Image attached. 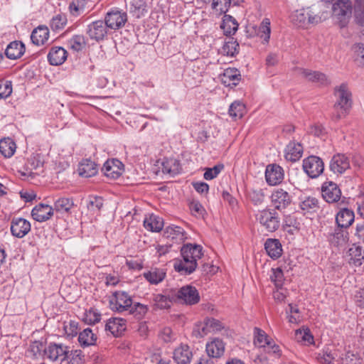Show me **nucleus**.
Segmentation results:
<instances>
[{
  "label": "nucleus",
  "instance_id": "nucleus-1",
  "mask_svg": "<svg viewBox=\"0 0 364 364\" xmlns=\"http://www.w3.org/2000/svg\"><path fill=\"white\" fill-rule=\"evenodd\" d=\"M203 247L199 245L186 244L181 250L182 259L174 263L176 272L183 275L193 273L197 267V261L203 255Z\"/></svg>",
  "mask_w": 364,
  "mask_h": 364
},
{
  "label": "nucleus",
  "instance_id": "nucleus-2",
  "mask_svg": "<svg viewBox=\"0 0 364 364\" xmlns=\"http://www.w3.org/2000/svg\"><path fill=\"white\" fill-rule=\"evenodd\" d=\"M334 95L336 102L333 106L334 112L332 119L335 121H338L348 114L352 107V93L348 85L342 83L335 87Z\"/></svg>",
  "mask_w": 364,
  "mask_h": 364
},
{
  "label": "nucleus",
  "instance_id": "nucleus-3",
  "mask_svg": "<svg viewBox=\"0 0 364 364\" xmlns=\"http://www.w3.org/2000/svg\"><path fill=\"white\" fill-rule=\"evenodd\" d=\"M73 351L70 350V347L57 343H50L43 350V358L52 362L63 363L68 362L70 357H73Z\"/></svg>",
  "mask_w": 364,
  "mask_h": 364
},
{
  "label": "nucleus",
  "instance_id": "nucleus-4",
  "mask_svg": "<svg viewBox=\"0 0 364 364\" xmlns=\"http://www.w3.org/2000/svg\"><path fill=\"white\" fill-rule=\"evenodd\" d=\"M254 344L259 348H264V350L269 353L279 355L280 348L273 339L270 338L264 331L255 327L253 330Z\"/></svg>",
  "mask_w": 364,
  "mask_h": 364
},
{
  "label": "nucleus",
  "instance_id": "nucleus-5",
  "mask_svg": "<svg viewBox=\"0 0 364 364\" xmlns=\"http://www.w3.org/2000/svg\"><path fill=\"white\" fill-rule=\"evenodd\" d=\"M291 21L299 27H307L310 24H317L321 18L310 7L295 11L291 16Z\"/></svg>",
  "mask_w": 364,
  "mask_h": 364
},
{
  "label": "nucleus",
  "instance_id": "nucleus-6",
  "mask_svg": "<svg viewBox=\"0 0 364 364\" xmlns=\"http://www.w3.org/2000/svg\"><path fill=\"white\" fill-rule=\"evenodd\" d=\"M257 219L260 225L269 232H275L280 226L279 218L274 210L265 209L260 211Z\"/></svg>",
  "mask_w": 364,
  "mask_h": 364
},
{
  "label": "nucleus",
  "instance_id": "nucleus-7",
  "mask_svg": "<svg viewBox=\"0 0 364 364\" xmlns=\"http://www.w3.org/2000/svg\"><path fill=\"white\" fill-rule=\"evenodd\" d=\"M352 9L353 4L350 0H336L332 5L333 14L341 26H344L350 18Z\"/></svg>",
  "mask_w": 364,
  "mask_h": 364
},
{
  "label": "nucleus",
  "instance_id": "nucleus-8",
  "mask_svg": "<svg viewBox=\"0 0 364 364\" xmlns=\"http://www.w3.org/2000/svg\"><path fill=\"white\" fill-rule=\"evenodd\" d=\"M132 304L131 296L124 291L114 292L109 299L110 309L119 313L127 311Z\"/></svg>",
  "mask_w": 364,
  "mask_h": 364
},
{
  "label": "nucleus",
  "instance_id": "nucleus-9",
  "mask_svg": "<svg viewBox=\"0 0 364 364\" xmlns=\"http://www.w3.org/2000/svg\"><path fill=\"white\" fill-rule=\"evenodd\" d=\"M304 171L311 178L318 177L324 170L323 160L316 156H310L303 160Z\"/></svg>",
  "mask_w": 364,
  "mask_h": 364
},
{
  "label": "nucleus",
  "instance_id": "nucleus-10",
  "mask_svg": "<svg viewBox=\"0 0 364 364\" xmlns=\"http://www.w3.org/2000/svg\"><path fill=\"white\" fill-rule=\"evenodd\" d=\"M350 168V157L343 153L334 154L329 162V169L336 176L343 174L346 171Z\"/></svg>",
  "mask_w": 364,
  "mask_h": 364
},
{
  "label": "nucleus",
  "instance_id": "nucleus-11",
  "mask_svg": "<svg viewBox=\"0 0 364 364\" xmlns=\"http://www.w3.org/2000/svg\"><path fill=\"white\" fill-rule=\"evenodd\" d=\"M272 206L279 210H285L291 203V196L285 190L282 188L274 189L270 196Z\"/></svg>",
  "mask_w": 364,
  "mask_h": 364
},
{
  "label": "nucleus",
  "instance_id": "nucleus-12",
  "mask_svg": "<svg viewBox=\"0 0 364 364\" xmlns=\"http://www.w3.org/2000/svg\"><path fill=\"white\" fill-rule=\"evenodd\" d=\"M127 21V13L117 9H112L107 12L105 18V22L107 28L114 30L123 27Z\"/></svg>",
  "mask_w": 364,
  "mask_h": 364
},
{
  "label": "nucleus",
  "instance_id": "nucleus-13",
  "mask_svg": "<svg viewBox=\"0 0 364 364\" xmlns=\"http://www.w3.org/2000/svg\"><path fill=\"white\" fill-rule=\"evenodd\" d=\"M225 347L226 343L223 339L218 337L210 338L205 343V353L213 359H219L224 355Z\"/></svg>",
  "mask_w": 364,
  "mask_h": 364
},
{
  "label": "nucleus",
  "instance_id": "nucleus-14",
  "mask_svg": "<svg viewBox=\"0 0 364 364\" xmlns=\"http://www.w3.org/2000/svg\"><path fill=\"white\" fill-rule=\"evenodd\" d=\"M177 299L181 303L193 305L199 302L200 296L195 287L186 285L182 287L176 294Z\"/></svg>",
  "mask_w": 364,
  "mask_h": 364
},
{
  "label": "nucleus",
  "instance_id": "nucleus-15",
  "mask_svg": "<svg viewBox=\"0 0 364 364\" xmlns=\"http://www.w3.org/2000/svg\"><path fill=\"white\" fill-rule=\"evenodd\" d=\"M323 198L329 203L338 201L341 196V191L338 186L333 181H326L321 186Z\"/></svg>",
  "mask_w": 364,
  "mask_h": 364
},
{
  "label": "nucleus",
  "instance_id": "nucleus-16",
  "mask_svg": "<svg viewBox=\"0 0 364 364\" xmlns=\"http://www.w3.org/2000/svg\"><path fill=\"white\" fill-rule=\"evenodd\" d=\"M86 33L91 39L100 41L106 36L107 26L102 20L95 21L87 25Z\"/></svg>",
  "mask_w": 364,
  "mask_h": 364
},
{
  "label": "nucleus",
  "instance_id": "nucleus-17",
  "mask_svg": "<svg viewBox=\"0 0 364 364\" xmlns=\"http://www.w3.org/2000/svg\"><path fill=\"white\" fill-rule=\"evenodd\" d=\"M124 165L116 159H108L103 165L102 171L111 179L118 178L123 172Z\"/></svg>",
  "mask_w": 364,
  "mask_h": 364
},
{
  "label": "nucleus",
  "instance_id": "nucleus-18",
  "mask_svg": "<svg viewBox=\"0 0 364 364\" xmlns=\"http://www.w3.org/2000/svg\"><path fill=\"white\" fill-rule=\"evenodd\" d=\"M284 177V169L277 164H269L265 171V179L270 186H276L281 183Z\"/></svg>",
  "mask_w": 364,
  "mask_h": 364
},
{
  "label": "nucleus",
  "instance_id": "nucleus-19",
  "mask_svg": "<svg viewBox=\"0 0 364 364\" xmlns=\"http://www.w3.org/2000/svg\"><path fill=\"white\" fill-rule=\"evenodd\" d=\"M331 245L336 247H342L348 241V232L340 226L336 227L327 236Z\"/></svg>",
  "mask_w": 364,
  "mask_h": 364
},
{
  "label": "nucleus",
  "instance_id": "nucleus-20",
  "mask_svg": "<svg viewBox=\"0 0 364 364\" xmlns=\"http://www.w3.org/2000/svg\"><path fill=\"white\" fill-rule=\"evenodd\" d=\"M31 223L23 218H14L11 222V232L12 235L22 238L31 230Z\"/></svg>",
  "mask_w": 364,
  "mask_h": 364
},
{
  "label": "nucleus",
  "instance_id": "nucleus-21",
  "mask_svg": "<svg viewBox=\"0 0 364 364\" xmlns=\"http://www.w3.org/2000/svg\"><path fill=\"white\" fill-rule=\"evenodd\" d=\"M193 353L187 344H181L173 352V359L177 364H189Z\"/></svg>",
  "mask_w": 364,
  "mask_h": 364
},
{
  "label": "nucleus",
  "instance_id": "nucleus-22",
  "mask_svg": "<svg viewBox=\"0 0 364 364\" xmlns=\"http://www.w3.org/2000/svg\"><path fill=\"white\" fill-rule=\"evenodd\" d=\"M53 215V206L40 203L36 205L31 210V216L33 220L42 223L49 220Z\"/></svg>",
  "mask_w": 364,
  "mask_h": 364
},
{
  "label": "nucleus",
  "instance_id": "nucleus-23",
  "mask_svg": "<svg viewBox=\"0 0 364 364\" xmlns=\"http://www.w3.org/2000/svg\"><path fill=\"white\" fill-rule=\"evenodd\" d=\"M127 328V321L122 318H110L106 325V331H109L114 336H120Z\"/></svg>",
  "mask_w": 364,
  "mask_h": 364
},
{
  "label": "nucleus",
  "instance_id": "nucleus-24",
  "mask_svg": "<svg viewBox=\"0 0 364 364\" xmlns=\"http://www.w3.org/2000/svg\"><path fill=\"white\" fill-rule=\"evenodd\" d=\"M241 80L240 72L235 68H226L220 75L222 83L227 86H236Z\"/></svg>",
  "mask_w": 364,
  "mask_h": 364
},
{
  "label": "nucleus",
  "instance_id": "nucleus-25",
  "mask_svg": "<svg viewBox=\"0 0 364 364\" xmlns=\"http://www.w3.org/2000/svg\"><path fill=\"white\" fill-rule=\"evenodd\" d=\"M346 257L350 265L359 267L364 259V249L360 246L353 245L348 249Z\"/></svg>",
  "mask_w": 364,
  "mask_h": 364
},
{
  "label": "nucleus",
  "instance_id": "nucleus-26",
  "mask_svg": "<svg viewBox=\"0 0 364 364\" xmlns=\"http://www.w3.org/2000/svg\"><path fill=\"white\" fill-rule=\"evenodd\" d=\"M74 206L75 204L73 198L60 197L55 200L53 209V212L55 211L62 215H70Z\"/></svg>",
  "mask_w": 364,
  "mask_h": 364
},
{
  "label": "nucleus",
  "instance_id": "nucleus-27",
  "mask_svg": "<svg viewBox=\"0 0 364 364\" xmlns=\"http://www.w3.org/2000/svg\"><path fill=\"white\" fill-rule=\"evenodd\" d=\"M303 154V147L301 144L290 141L285 149V159L287 161L295 162L301 159Z\"/></svg>",
  "mask_w": 364,
  "mask_h": 364
},
{
  "label": "nucleus",
  "instance_id": "nucleus-28",
  "mask_svg": "<svg viewBox=\"0 0 364 364\" xmlns=\"http://www.w3.org/2000/svg\"><path fill=\"white\" fill-rule=\"evenodd\" d=\"M26 48L21 41H14L11 42L5 50L6 56L11 60L21 58L25 53Z\"/></svg>",
  "mask_w": 364,
  "mask_h": 364
},
{
  "label": "nucleus",
  "instance_id": "nucleus-29",
  "mask_svg": "<svg viewBox=\"0 0 364 364\" xmlns=\"http://www.w3.org/2000/svg\"><path fill=\"white\" fill-rule=\"evenodd\" d=\"M67 59V51L63 47H53L48 54V60L52 65H60Z\"/></svg>",
  "mask_w": 364,
  "mask_h": 364
},
{
  "label": "nucleus",
  "instance_id": "nucleus-30",
  "mask_svg": "<svg viewBox=\"0 0 364 364\" xmlns=\"http://www.w3.org/2000/svg\"><path fill=\"white\" fill-rule=\"evenodd\" d=\"M164 236L176 242H182L186 239L185 230L179 226L171 225L164 230Z\"/></svg>",
  "mask_w": 364,
  "mask_h": 364
},
{
  "label": "nucleus",
  "instance_id": "nucleus-31",
  "mask_svg": "<svg viewBox=\"0 0 364 364\" xmlns=\"http://www.w3.org/2000/svg\"><path fill=\"white\" fill-rule=\"evenodd\" d=\"M144 227L149 231L158 232L163 229V219L154 214H150L145 217L144 220Z\"/></svg>",
  "mask_w": 364,
  "mask_h": 364
},
{
  "label": "nucleus",
  "instance_id": "nucleus-32",
  "mask_svg": "<svg viewBox=\"0 0 364 364\" xmlns=\"http://www.w3.org/2000/svg\"><path fill=\"white\" fill-rule=\"evenodd\" d=\"M49 38V30L46 26H39L35 28L31 35L33 43L40 46L43 45Z\"/></svg>",
  "mask_w": 364,
  "mask_h": 364
},
{
  "label": "nucleus",
  "instance_id": "nucleus-33",
  "mask_svg": "<svg viewBox=\"0 0 364 364\" xmlns=\"http://www.w3.org/2000/svg\"><path fill=\"white\" fill-rule=\"evenodd\" d=\"M264 249L273 259H277L282 255V245L277 239H267L264 243Z\"/></svg>",
  "mask_w": 364,
  "mask_h": 364
},
{
  "label": "nucleus",
  "instance_id": "nucleus-34",
  "mask_svg": "<svg viewBox=\"0 0 364 364\" xmlns=\"http://www.w3.org/2000/svg\"><path fill=\"white\" fill-rule=\"evenodd\" d=\"M354 221V213L348 209H341L336 215V222L341 228L349 227Z\"/></svg>",
  "mask_w": 364,
  "mask_h": 364
},
{
  "label": "nucleus",
  "instance_id": "nucleus-35",
  "mask_svg": "<svg viewBox=\"0 0 364 364\" xmlns=\"http://www.w3.org/2000/svg\"><path fill=\"white\" fill-rule=\"evenodd\" d=\"M299 71V74L309 81L318 82L321 85L328 83L326 75L321 72L303 68H300Z\"/></svg>",
  "mask_w": 364,
  "mask_h": 364
},
{
  "label": "nucleus",
  "instance_id": "nucleus-36",
  "mask_svg": "<svg viewBox=\"0 0 364 364\" xmlns=\"http://www.w3.org/2000/svg\"><path fill=\"white\" fill-rule=\"evenodd\" d=\"M78 173L85 178L94 176L97 173V165L90 159H84L79 164Z\"/></svg>",
  "mask_w": 364,
  "mask_h": 364
},
{
  "label": "nucleus",
  "instance_id": "nucleus-37",
  "mask_svg": "<svg viewBox=\"0 0 364 364\" xmlns=\"http://www.w3.org/2000/svg\"><path fill=\"white\" fill-rule=\"evenodd\" d=\"M161 166L162 172L172 176L179 173L181 169L179 161L174 158L164 159Z\"/></svg>",
  "mask_w": 364,
  "mask_h": 364
},
{
  "label": "nucleus",
  "instance_id": "nucleus-38",
  "mask_svg": "<svg viewBox=\"0 0 364 364\" xmlns=\"http://www.w3.org/2000/svg\"><path fill=\"white\" fill-rule=\"evenodd\" d=\"M295 340L304 346H309L314 343V338L309 328L304 327L295 331Z\"/></svg>",
  "mask_w": 364,
  "mask_h": 364
},
{
  "label": "nucleus",
  "instance_id": "nucleus-39",
  "mask_svg": "<svg viewBox=\"0 0 364 364\" xmlns=\"http://www.w3.org/2000/svg\"><path fill=\"white\" fill-rule=\"evenodd\" d=\"M224 33L227 36L235 34L238 28V23L236 20L230 15H224L220 25Z\"/></svg>",
  "mask_w": 364,
  "mask_h": 364
},
{
  "label": "nucleus",
  "instance_id": "nucleus-40",
  "mask_svg": "<svg viewBox=\"0 0 364 364\" xmlns=\"http://www.w3.org/2000/svg\"><path fill=\"white\" fill-rule=\"evenodd\" d=\"M16 149V143L11 138L0 140V153L6 158L11 157Z\"/></svg>",
  "mask_w": 364,
  "mask_h": 364
},
{
  "label": "nucleus",
  "instance_id": "nucleus-41",
  "mask_svg": "<svg viewBox=\"0 0 364 364\" xmlns=\"http://www.w3.org/2000/svg\"><path fill=\"white\" fill-rule=\"evenodd\" d=\"M165 276L166 273L163 269L156 268L144 273V277L151 284H158L161 282Z\"/></svg>",
  "mask_w": 364,
  "mask_h": 364
},
{
  "label": "nucleus",
  "instance_id": "nucleus-42",
  "mask_svg": "<svg viewBox=\"0 0 364 364\" xmlns=\"http://www.w3.org/2000/svg\"><path fill=\"white\" fill-rule=\"evenodd\" d=\"M97 340V337L90 328L84 329L79 333L78 341L81 346H89L93 345Z\"/></svg>",
  "mask_w": 364,
  "mask_h": 364
},
{
  "label": "nucleus",
  "instance_id": "nucleus-43",
  "mask_svg": "<svg viewBox=\"0 0 364 364\" xmlns=\"http://www.w3.org/2000/svg\"><path fill=\"white\" fill-rule=\"evenodd\" d=\"M355 21L364 26V0H354L353 5Z\"/></svg>",
  "mask_w": 364,
  "mask_h": 364
},
{
  "label": "nucleus",
  "instance_id": "nucleus-44",
  "mask_svg": "<svg viewBox=\"0 0 364 364\" xmlns=\"http://www.w3.org/2000/svg\"><path fill=\"white\" fill-rule=\"evenodd\" d=\"M270 20L267 18H264L261 22L259 29L258 36L263 39L264 43H267L270 38L271 27Z\"/></svg>",
  "mask_w": 364,
  "mask_h": 364
},
{
  "label": "nucleus",
  "instance_id": "nucleus-45",
  "mask_svg": "<svg viewBox=\"0 0 364 364\" xmlns=\"http://www.w3.org/2000/svg\"><path fill=\"white\" fill-rule=\"evenodd\" d=\"M152 301L155 309H168L171 304L169 296L161 294L154 295Z\"/></svg>",
  "mask_w": 364,
  "mask_h": 364
},
{
  "label": "nucleus",
  "instance_id": "nucleus-46",
  "mask_svg": "<svg viewBox=\"0 0 364 364\" xmlns=\"http://www.w3.org/2000/svg\"><path fill=\"white\" fill-rule=\"evenodd\" d=\"M353 52V58L356 64L362 68H364V44L356 43L352 47Z\"/></svg>",
  "mask_w": 364,
  "mask_h": 364
},
{
  "label": "nucleus",
  "instance_id": "nucleus-47",
  "mask_svg": "<svg viewBox=\"0 0 364 364\" xmlns=\"http://www.w3.org/2000/svg\"><path fill=\"white\" fill-rule=\"evenodd\" d=\"M245 112V106L240 101L233 102L229 108V114L232 118H241Z\"/></svg>",
  "mask_w": 364,
  "mask_h": 364
},
{
  "label": "nucleus",
  "instance_id": "nucleus-48",
  "mask_svg": "<svg viewBox=\"0 0 364 364\" xmlns=\"http://www.w3.org/2000/svg\"><path fill=\"white\" fill-rule=\"evenodd\" d=\"M67 17L65 14H59L54 16L50 20V26L53 31L62 30L67 23Z\"/></svg>",
  "mask_w": 364,
  "mask_h": 364
},
{
  "label": "nucleus",
  "instance_id": "nucleus-49",
  "mask_svg": "<svg viewBox=\"0 0 364 364\" xmlns=\"http://www.w3.org/2000/svg\"><path fill=\"white\" fill-rule=\"evenodd\" d=\"M101 319L100 313L95 309L90 308L84 314L83 321L90 325L98 323Z\"/></svg>",
  "mask_w": 364,
  "mask_h": 364
},
{
  "label": "nucleus",
  "instance_id": "nucleus-50",
  "mask_svg": "<svg viewBox=\"0 0 364 364\" xmlns=\"http://www.w3.org/2000/svg\"><path fill=\"white\" fill-rule=\"evenodd\" d=\"M128 310H129V313L131 314H133L136 318L141 319L146 315L149 308L146 305L137 302L134 303L133 305L132 304L131 307L129 308Z\"/></svg>",
  "mask_w": 364,
  "mask_h": 364
},
{
  "label": "nucleus",
  "instance_id": "nucleus-51",
  "mask_svg": "<svg viewBox=\"0 0 364 364\" xmlns=\"http://www.w3.org/2000/svg\"><path fill=\"white\" fill-rule=\"evenodd\" d=\"M193 333L197 338H203L210 333L206 318H204L203 321L196 323Z\"/></svg>",
  "mask_w": 364,
  "mask_h": 364
},
{
  "label": "nucleus",
  "instance_id": "nucleus-52",
  "mask_svg": "<svg viewBox=\"0 0 364 364\" xmlns=\"http://www.w3.org/2000/svg\"><path fill=\"white\" fill-rule=\"evenodd\" d=\"M300 208L306 212H315L318 208V201L314 197H308L301 202Z\"/></svg>",
  "mask_w": 364,
  "mask_h": 364
},
{
  "label": "nucleus",
  "instance_id": "nucleus-53",
  "mask_svg": "<svg viewBox=\"0 0 364 364\" xmlns=\"http://www.w3.org/2000/svg\"><path fill=\"white\" fill-rule=\"evenodd\" d=\"M85 0H73L69 5V11L73 16H80L85 10Z\"/></svg>",
  "mask_w": 364,
  "mask_h": 364
},
{
  "label": "nucleus",
  "instance_id": "nucleus-54",
  "mask_svg": "<svg viewBox=\"0 0 364 364\" xmlns=\"http://www.w3.org/2000/svg\"><path fill=\"white\" fill-rule=\"evenodd\" d=\"M239 44L233 39L225 42L221 49V53L228 56H234L238 52Z\"/></svg>",
  "mask_w": 364,
  "mask_h": 364
},
{
  "label": "nucleus",
  "instance_id": "nucleus-55",
  "mask_svg": "<svg viewBox=\"0 0 364 364\" xmlns=\"http://www.w3.org/2000/svg\"><path fill=\"white\" fill-rule=\"evenodd\" d=\"M85 40L82 35H75L68 41L71 49L75 51L81 50L85 46Z\"/></svg>",
  "mask_w": 364,
  "mask_h": 364
},
{
  "label": "nucleus",
  "instance_id": "nucleus-56",
  "mask_svg": "<svg viewBox=\"0 0 364 364\" xmlns=\"http://www.w3.org/2000/svg\"><path fill=\"white\" fill-rule=\"evenodd\" d=\"M43 163L40 159L39 156H33L31 157L26 164V170L28 171V174H31L33 171H38L43 167Z\"/></svg>",
  "mask_w": 364,
  "mask_h": 364
},
{
  "label": "nucleus",
  "instance_id": "nucleus-57",
  "mask_svg": "<svg viewBox=\"0 0 364 364\" xmlns=\"http://www.w3.org/2000/svg\"><path fill=\"white\" fill-rule=\"evenodd\" d=\"M230 4L231 0H213L212 8L220 14H225Z\"/></svg>",
  "mask_w": 364,
  "mask_h": 364
},
{
  "label": "nucleus",
  "instance_id": "nucleus-58",
  "mask_svg": "<svg viewBox=\"0 0 364 364\" xmlns=\"http://www.w3.org/2000/svg\"><path fill=\"white\" fill-rule=\"evenodd\" d=\"M289 311L288 314V321L291 323H299L301 321V316L299 308L291 304H289Z\"/></svg>",
  "mask_w": 364,
  "mask_h": 364
},
{
  "label": "nucleus",
  "instance_id": "nucleus-59",
  "mask_svg": "<svg viewBox=\"0 0 364 364\" xmlns=\"http://www.w3.org/2000/svg\"><path fill=\"white\" fill-rule=\"evenodd\" d=\"M205 318L208 324L209 331H210V333L220 332L225 327L220 321L216 318L211 317H206Z\"/></svg>",
  "mask_w": 364,
  "mask_h": 364
},
{
  "label": "nucleus",
  "instance_id": "nucleus-60",
  "mask_svg": "<svg viewBox=\"0 0 364 364\" xmlns=\"http://www.w3.org/2000/svg\"><path fill=\"white\" fill-rule=\"evenodd\" d=\"M223 168V164H217L213 168H207L203 174V177L205 180H212L216 178Z\"/></svg>",
  "mask_w": 364,
  "mask_h": 364
},
{
  "label": "nucleus",
  "instance_id": "nucleus-61",
  "mask_svg": "<svg viewBox=\"0 0 364 364\" xmlns=\"http://www.w3.org/2000/svg\"><path fill=\"white\" fill-rule=\"evenodd\" d=\"M272 274L270 279L276 287H282L284 280V273L281 268L272 269Z\"/></svg>",
  "mask_w": 364,
  "mask_h": 364
},
{
  "label": "nucleus",
  "instance_id": "nucleus-62",
  "mask_svg": "<svg viewBox=\"0 0 364 364\" xmlns=\"http://www.w3.org/2000/svg\"><path fill=\"white\" fill-rule=\"evenodd\" d=\"M63 329L68 336L73 338L78 333V323L75 321H70L68 323L65 322Z\"/></svg>",
  "mask_w": 364,
  "mask_h": 364
},
{
  "label": "nucleus",
  "instance_id": "nucleus-63",
  "mask_svg": "<svg viewBox=\"0 0 364 364\" xmlns=\"http://www.w3.org/2000/svg\"><path fill=\"white\" fill-rule=\"evenodd\" d=\"M250 198L255 205L261 204L265 197L264 191L262 188L253 189L250 192Z\"/></svg>",
  "mask_w": 364,
  "mask_h": 364
},
{
  "label": "nucleus",
  "instance_id": "nucleus-64",
  "mask_svg": "<svg viewBox=\"0 0 364 364\" xmlns=\"http://www.w3.org/2000/svg\"><path fill=\"white\" fill-rule=\"evenodd\" d=\"M12 93V82L10 80L0 82V98L6 99Z\"/></svg>",
  "mask_w": 364,
  "mask_h": 364
}]
</instances>
